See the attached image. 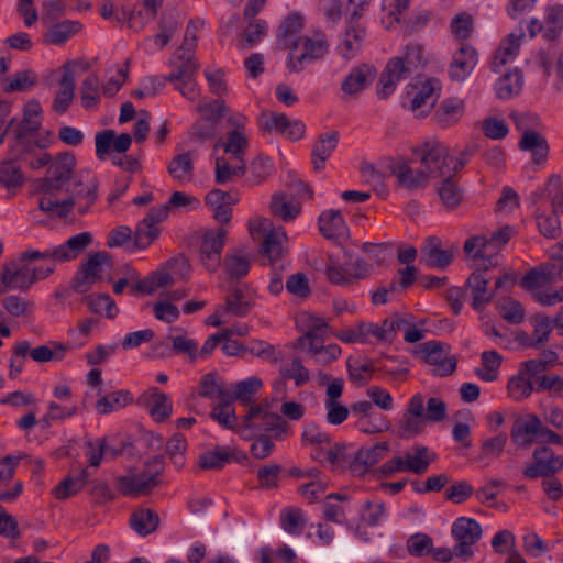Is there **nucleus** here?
Returning <instances> with one entry per match:
<instances>
[{
    "mask_svg": "<svg viewBox=\"0 0 563 563\" xmlns=\"http://www.w3.org/2000/svg\"><path fill=\"white\" fill-rule=\"evenodd\" d=\"M349 379L358 385H366L376 371L375 364L372 360L349 357L346 362Z\"/></svg>",
    "mask_w": 563,
    "mask_h": 563,
    "instance_id": "nucleus-40",
    "label": "nucleus"
},
{
    "mask_svg": "<svg viewBox=\"0 0 563 563\" xmlns=\"http://www.w3.org/2000/svg\"><path fill=\"white\" fill-rule=\"evenodd\" d=\"M532 457L533 462L522 472L529 479L552 477L563 468V456L547 445L536 448Z\"/></svg>",
    "mask_w": 563,
    "mask_h": 563,
    "instance_id": "nucleus-12",
    "label": "nucleus"
},
{
    "mask_svg": "<svg viewBox=\"0 0 563 563\" xmlns=\"http://www.w3.org/2000/svg\"><path fill=\"white\" fill-rule=\"evenodd\" d=\"M376 77V69L368 64H361L351 69L341 84L344 93L353 96L363 91Z\"/></svg>",
    "mask_w": 563,
    "mask_h": 563,
    "instance_id": "nucleus-27",
    "label": "nucleus"
},
{
    "mask_svg": "<svg viewBox=\"0 0 563 563\" xmlns=\"http://www.w3.org/2000/svg\"><path fill=\"white\" fill-rule=\"evenodd\" d=\"M440 81L435 78L427 79L417 91H408L409 109L417 112V117L427 115L439 98Z\"/></svg>",
    "mask_w": 563,
    "mask_h": 563,
    "instance_id": "nucleus-19",
    "label": "nucleus"
},
{
    "mask_svg": "<svg viewBox=\"0 0 563 563\" xmlns=\"http://www.w3.org/2000/svg\"><path fill=\"white\" fill-rule=\"evenodd\" d=\"M33 144L29 141L15 142L9 150L8 158L0 163V185L7 189L21 186L24 181L19 161L27 159Z\"/></svg>",
    "mask_w": 563,
    "mask_h": 563,
    "instance_id": "nucleus-5",
    "label": "nucleus"
},
{
    "mask_svg": "<svg viewBox=\"0 0 563 563\" xmlns=\"http://www.w3.org/2000/svg\"><path fill=\"white\" fill-rule=\"evenodd\" d=\"M303 21L299 14H291L278 27L277 45L282 49L297 51L300 46L299 33Z\"/></svg>",
    "mask_w": 563,
    "mask_h": 563,
    "instance_id": "nucleus-28",
    "label": "nucleus"
},
{
    "mask_svg": "<svg viewBox=\"0 0 563 563\" xmlns=\"http://www.w3.org/2000/svg\"><path fill=\"white\" fill-rule=\"evenodd\" d=\"M150 391L152 398L151 416L156 421H163L172 413V401L166 394L161 393L156 387L152 388Z\"/></svg>",
    "mask_w": 563,
    "mask_h": 563,
    "instance_id": "nucleus-61",
    "label": "nucleus"
},
{
    "mask_svg": "<svg viewBox=\"0 0 563 563\" xmlns=\"http://www.w3.org/2000/svg\"><path fill=\"white\" fill-rule=\"evenodd\" d=\"M168 205L152 207L142 221L139 222L134 233V244L139 249H146L157 239L159 230L157 224L168 217Z\"/></svg>",
    "mask_w": 563,
    "mask_h": 563,
    "instance_id": "nucleus-15",
    "label": "nucleus"
},
{
    "mask_svg": "<svg viewBox=\"0 0 563 563\" xmlns=\"http://www.w3.org/2000/svg\"><path fill=\"white\" fill-rule=\"evenodd\" d=\"M159 523V517L156 511L148 508H140L132 512L130 525L140 536H147L154 532Z\"/></svg>",
    "mask_w": 563,
    "mask_h": 563,
    "instance_id": "nucleus-42",
    "label": "nucleus"
},
{
    "mask_svg": "<svg viewBox=\"0 0 563 563\" xmlns=\"http://www.w3.org/2000/svg\"><path fill=\"white\" fill-rule=\"evenodd\" d=\"M360 15L361 13L353 11L341 43L338 46L340 55L345 59L353 58L360 52L366 36L365 29L357 23Z\"/></svg>",
    "mask_w": 563,
    "mask_h": 563,
    "instance_id": "nucleus-23",
    "label": "nucleus"
},
{
    "mask_svg": "<svg viewBox=\"0 0 563 563\" xmlns=\"http://www.w3.org/2000/svg\"><path fill=\"white\" fill-rule=\"evenodd\" d=\"M299 54L290 51L287 58V68L292 73H300L312 63L322 59L329 51L325 35L317 32L313 36H301Z\"/></svg>",
    "mask_w": 563,
    "mask_h": 563,
    "instance_id": "nucleus-4",
    "label": "nucleus"
},
{
    "mask_svg": "<svg viewBox=\"0 0 563 563\" xmlns=\"http://www.w3.org/2000/svg\"><path fill=\"white\" fill-rule=\"evenodd\" d=\"M228 231L223 228L205 232L201 239L199 256L205 268L214 273L221 266V254L225 245Z\"/></svg>",
    "mask_w": 563,
    "mask_h": 563,
    "instance_id": "nucleus-13",
    "label": "nucleus"
},
{
    "mask_svg": "<svg viewBox=\"0 0 563 563\" xmlns=\"http://www.w3.org/2000/svg\"><path fill=\"white\" fill-rule=\"evenodd\" d=\"M404 459L407 472L422 475L428 471L430 464L435 461L437 454L431 452L428 446L416 444L404 453Z\"/></svg>",
    "mask_w": 563,
    "mask_h": 563,
    "instance_id": "nucleus-30",
    "label": "nucleus"
},
{
    "mask_svg": "<svg viewBox=\"0 0 563 563\" xmlns=\"http://www.w3.org/2000/svg\"><path fill=\"white\" fill-rule=\"evenodd\" d=\"M498 310L503 319L509 323L519 324L525 318V308L516 299L503 298L498 301Z\"/></svg>",
    "mask_w": 563,
    "mask_h": 563,
    "instance_id": "nucleus-62",
    "label": "nucleus"
},
{
    "mask_svg": "<svg viewBox=\"0 0 563 563\" xmlns=\"http://www.w3.org/2000/svg\"><path fill=\"white\" fill-rule=\"evenodd\" d=\"M483 368L475 369V374L485 382H494L498 377V369L503 363V356L495 350L484 351L481 354Z\"/></svg>",
    "mask_w": 563,
    "mask_h": 563,
    "instance_id": "nucleus-53",
    "label": "nucleus"
},
{
    "mask_svg": "<svg viewBox=\"0 0 563 563\" xmlns=\"http://www.w3.org/2000/svg\"><path fill=\"white\" fill-rule=\"evenodd\" d=\"M523 87L521 70L514 68L501 76L495 85V92L499 99H511L520 93Z\"/></svg>",
    "mask_w": 563,
    "mask_h": 563,
    "instance_id": "nucleus-37",
    "label": "nucleus"
},
{
    "mask_svg": "<svg viewBox=\"0 0 563 563\" xmlns=\"http://www.w3.org/2000/svg\"><path fill=\"white\" fill-rule=\"evenodd\" d=\"M252 255L244 247L231 249L224 256L222 265L228 278L239 280L250 272Z\"/></svg>",
    "mask_w": 563,
    "mask_h": 563,
    "instance_id": "nucleus-25",
    "label": "nucleus"
},
{
    "mask_svg": "<svg viewBox=\"0 0 563 563\" xmlns=\"http://www.w3.org/2000/svg\"><path fill=\"white\" fill-rule=\"evenodd\" d=\"M287 240L284 229L269 230L264 238L261 252L269 260H277L283 253V243Z\"/></svg>",
    "mask_w": 563,
    "mask_h": 563,
    "instance_id": "nucleus-56",
    "label": "nucleus"
},
{
    "mask_svg": "<svg viewBox=\"0 0 563 563\" xmlns=\"http://www.w3.org/2000/svg\"><path fill=\"white\" fill-rule=\"evenodd\" d=\"M229 398L221 400L212 407L210 418L228 430H234L238 426V417Z\"/></svg>",
    "mask_w": 563,
    "mask_h": 563,
    "instance_id": "nucleus-55",
    "label": "nucleus"
},
{
    "mask_svg": "<svg viewBox=\"0 0 563 563\" xmlns=\"http://www.w3.org/2000/svg\"><path fill=\"white\" fill-rule=\"evenodd\" d=\"M419 263L428 268H446L453 261V252L441 247V240L437 236L426 239L420 250Z\"/></svg>",
    "mask_w": 563,
    "mask_h": 563,
    "instance_id": "nucleus-22",
    "label": "nucleus"
},
{
    "mask_svg": "<svg viewBox=\"0 0 563 563\" xmlns=\"http://www.w3.org/2000/svg\"><path fill=\"white\" fill-rule=\"evenodd\" d=\"M255 305V291L247 284H232L225 298L224 309L236 316H246Z\"/></svg>",
    "mask_w": 563,
    "mask_h": 563,
    "instance_id": "nucleus-21",
    "label": "nucleus"
},
{
    "mask_svg": "<svg viewBox=\"0 0 563 563\" xmlns=\"http://www.w3.org/2000/svg\"><path fill=\"white\" fill-rule=\"evenodd\" d=\"M563 32V4H549L544 8L543 38L556 42Z\"/></svg>",
    "mask_w": 563,
    "mask_h": 563,
    "instance_id": "nucleus-35",
    "label": "nucleus"
},
{
    "mask_svg": "<svg viewBox=\"0 0 563 563\" xmlns=\"http://www.w3.org/2000/svg\"><path fill=\"white\" fill-rule=\"evenodd\" d=\"M544 424L536 415H527L515 421L510 437L519 448H529L534 442H541V433Z\"/></svg>",
    "mask_w": 563,
    "mask_h": 563,
    "instance_id": "nucleus-17",
    "label": "nucleus"
},
{
    "mask_svg": "<svg viewBox=\"0 0 563 563\" xmlns=\"http://www.w3.org/2000/svg\"><path fill=\"white\" fill-rule=\"evenodd\" d=\"M454 157L449 155L448 147L440 142H427L420 151V163L430 177H449Z\"/></svg>",
    "mask_w": 563,
    "mask_h": 563,
    "instance_id": "nucleus-9",
    "label": "nucleus"
},
{
    "mask_svg": "<svg viewBox=\"0 0 563 563\" xmlns=\"http://www.w3.org/2000/svg\"><path fill=\"white\" fill-rule=\"evenodd\" d=\"M488 268L487 265H484V267L473 272L466 282V287L473 295L472 306L477 311L482 310L495 296L494 291L488 290L489 278L485 276Z\"/></svg>",
    "mask_w": 563,
    "mask_h": 563,
    "instance_id": "nucleus-24",
    "label": "nucleus"
},
{
    "mask_svg": "<svg viewBox=\"0 0 563 563\" xmlns=\"http://www.w3.org/2000/svg\"><path fill=\"white\" fill-rule=\"evenodd\" d=\"M464 111V102L457 99H446L442 101L435 112V120L442 126H450L456 123Z\"/></svg>",
    "mask_w": 563,
    "mask_h": 563,
    "instance_id": "nucleus-50",
    "label": "nucleus"
},
{
    "mask_svg": "<svg viewBox=\"0 0 563 563\" xmlns=\"http://www.w3.org/2000/svg\"><path fill=\"white\" fill-rule=\"evenodd\" d=\"M262 380L255 376L249 377L233 386L229 399L231 401L239 400L243 404L251 401L254 394L262 387Z\"/></svg>",
    "mask_w": 563,
    "mask_h": 563,
    "instance_id": "nucleus-57",
    "label": "nucleus"
},
{
    "mask_svg": "<svg viewBox=\"0 0 563 563\" xmlns=\"http://www.w3.org/2000/svg\"><path fill=\"white\" fill-rule=\"evenodd\" d=\"M273 214L285 222L295 220L300 213L299 203L287 201L284 195H274L271 202Z\"/></svg>",
    "mask_w": 563,
    "mask_h": 563,
    "instance_id": "nucleus-58",
    "label": "nucleus"
},
{
    "mask_svg": "<svg viewBox=\"0 0 563 563\" xmlns=\"http://www.w3.org/2000/svg\"><path fill=\"white\" fill-rule=\"evenodd\" d=\"M132 401L133 397L129 390H115L100 397L96 402V410L99 415H108L126 407Z\"/></svg>",
    "mask_w": 563,
    "mask_h": 563,
    "instance_id": "nucleus-44",
    "label": "nucleus"
},
{
    "mask_svg": "<svg viewBox=\"0 0 563 563\" xmlns=\"http://www.w3.org/2000/svg\"><path fill=\"white\" fill-rule=\"evenodd\" d=\"M318 223L320 233L328 240H336L347 233V225L338 210L323 211L319 216Z\"/></svg>",
    "mask_w": 563,
    "mask_h": 563,
    "instance_id": "nucleus-32",
    "label": "nucleus"
},
{
    "mask_svg": "<svg viewBox=\"0 0 563 563\" xmlns=\"http://www.w3.org/2000/svg\"><path fill=\"white\" fill-rule=\"evenodd\" d=\"M451 533L456 541L454 547L455 556L470 559L474 555L473 545L481 540L483 530L475 519L460 517L453 522Z\"/></svg>",
    "mask_w": 563,
    "mask_h": 563,
    "instance_id": "nucleus-8",
    "label": "nucleus"
},
{
    "mask_svg": "<svg viewBox=\"0 0 563 563\" xmlns=\"http://www.w3.org/2000/svg\"><path fill=\"white\" fill-rule=\"evenodd\" d=\"M478 64L476 48L467 43H461L453 54L449 66V77L456 82L464 81Z\"/></svg>",
    "mask_w": 563,
    "mask_h": 563,
    "instance_id": "nucleus-18",
    "label": "nucleus"
},
{
    "mask_svg": "<svg viewBox=\"0 0 563 563\" xmlns=\"http://www.w3.org/2000/svg\"><path fill=\"white\" fill-rule=\"evenodd\" d=\"M168 174L179 183H188L194 177L192 157L189 152L178 154L167 165Z\"/></svg>",
    "mask_w": 563,
    "mask_h": 563,
    "instance_id": "nucleus-46",
    "label": "nucleus"
},
{
    "mask_svg": "<svg viewBox=\"0 0 563 563\" xmlns=\"http://www.w3.org/2000/svg\"><path fill=\"white\" fill-rule=\"evenodd\" d=\"M507 388L510 397L515 400H521L529 397L536 390V385L527 377L523 369H520L516 377L510 378Z\"/></svg>",
    "mask_w": 563,
    "mask_h": 563,
    "instance_id": "nucleus-59",
    "label": "nucleus"
},
{
    "mask_svg": "<svg viewBox=\"0 0 563 563\" xmlns=\"http://www.w3.org/2000/svg\"><path fill=\"white\" fill-rule=\"evenodd\" d=\"M98 197V181L93 176H89L86 180L82 177H76L71 184L65 187L63 195L58 196L57 201L70 200V206L62 214L59 207H53L51 210L45 211L57 218H67L74 209L75 203H78L79 213L84 214L87 212L89 207L95 203Z\"/></svg>",
    "mask_w": 563,
    "mask_h": 563,
    "instance_id": "nucleus-3",
    "label": "nucleus"
},
{
    "mask_svg": "<svg viewBox=\"0 0 563 563\" xmlns=\"http://www.w3.org/2000/svg\"><path fill=\"white\" fill-rule=\"evenodd\" d=\"M410 0H383L382 9L387 13L390 19L386 23V29H391L394 23H401L402 29L407 34H411L423 29L430 20V12L420 10L413 12L410 16L400 19V15L408 9Z\"/></svg>",
    "mask_w": 563,
    "mask_h": 563,
    "instance_id": "nucleus-6",
    "label": "nucleus"
},
{
    "mask_svg": "<svg viewBox=\"0 0 563 563\" xmlns=\"http://www.w3.org/2000/svg\"><path fill=\"white\" fill-rule=\"evenodd\" d=\"M393 174L399 186L410 191L424 188L429 183V175L426 170L413 169L405 162L395 165Z\"/></svg>",
    "mask_w": 563,
    "mask_h": 563,
    "instance_id": "nucleus-31",
    "label": "nucleus"
},
{
    "mask_svg": "<svg viewBox=\"0 0 563 563\" xmlns=\"http://www.w3.org/2000/svg\"><path fill=\"white\" fill-rule=\"evenodd\" d=\"M89 472L86 468L80 470L77 475L66 476L55 488L54 496L59 499H66L80 492L89 481Z\"/></svg>",
    "mask_w": 563,
    "mask_h": 563,
    "instance_id": "nucleus-43",
    "label": "nucleus"
},
{
    "mask_svg": "<svg viewBox=\"0 0 563 563\" xmlns=\"http://www.w3.org/2000/svg\"><path fill=\"white\" fill-rule=\"evenodd\" d=\"M222 146L224 153L231 154L233 159L238 162H244V155L246 153L249 141L244 132L239 130H231L227 134L224 142H218L216 148Z\"/></svg>",
    "mask_w": 563,
    "mask_h": 563,
    "instance_id": "nucleus-45",
    "label": "nucleus"
},
{
    "mask_svg": "<svg viewBox=\"0 0 563 563\" xmlns=\"http://www.w3.org/2000/svg\"><path fill=\"white\" fill-rule=\"evenodd\" d=\"M231 165L224 157H217L214 162V180L219 185L232 181L235 177L245 174L247 167L244 162Z\"/></svg>",
    "mask_w": 563,
    "mask_h": 563,
    "instance_id": "nucleus-51",
    "label": "nucleus"
},
{
    "mask_svg": "<svg viewBox=\"0 0 563 563\" xmlns=\"http://www.w3.org/2000/svg\"><path fill=\"white\" fill-rule=\"evenodd\" d=\"M406 325L407 321L398 314L384 319L380 324L372 322L358 323L361 335L366 339V343H369L372 338L379 342L390 343L399 330Z\"/></svg>",
    "mask_w": 563,
    "mask_h": 563,
    "instance_id": "nucleus-16",
    "label": "nucleus"
},
{
    "mask_svg": "<svg viewBox=\"0 0 563 563\" xmlns=\"http://www.w3.org/2000/svg\"><path fill=\"white\" fill-rule=\"evenodd\" d=\"M233 459V453L223 448L216 446L200 454L199 466L203 470H221Z\"/></svg>",
    "mask_w": 563,
    "mask_h": 563,
    "instance_id": "nucleus-52",
    "label": "nucleus"
},
{
    "mask_svg": "<svg viewBox=\"0 0 563 563\" xmlns=\"http://www.w3.org/2000/svg\"><path fill=\"white\" fill-rule=\"evenodd\" d=\"M198 395L207 399L219 398L220 401L230 397V393L224 388L223 380L217 372L207 373L200 378Z\"/></svg>",
    "mask_w": 563,
    "mask_h": 563,
    "instance_id": "nucleus-38",
    "label": "nucleus"
},
{
    "mask_svg": "<svg viewBox=\"0 0 563 563\" xmlns=\"http://www.w3.org/2000/svg\"><path fill=\"white\" fill-rule=\"evenodd\" d=\"M388 450L387 442L378 443L369 449H360L350 464V471L355 476H363L372 466L378 463Z\"/></svg>",
    "mask_w": 563,
    "mask_h": 563,
    "instance_id": "nucleus-26",
    "label": "nucleus"
},
{
    "mask_svg": "<svg viewBox=\"0 0 563 563\" xmlns=\"http://www.w3.org/2000/svg\"><path fill=\"white\" fill-rule=\"evenodd\" d=\"M302 318L305 319L307 330L296 340L295 347L305 349L306 341H308L309 338L328 339L329 325L323 319L308 314H303Z\"/></svg>",
    "mask_w": 563,
    "mask_h": 563,
    "instance_id": "nucleus-48",
    "label": "nucleus"
},
{
    "mask_svg": "<svg viewBox=\"0 0 563 563\" xmlns=\"http://www.w3.org/2000/svg\"><path fill=\"white\" fill-rule=\"evenodd\" d=\"M243 424L246 429H253L258 432H272L275 438H279L287 431V422L278 413L264 411L262 407H251L243 418Z\"/></svg>",
    "mask_w": 563,
    "mask_h": 563,
    "instance_id": "nucleus-14",
    "label": "nucleus"
},
{
    "mask_svg": "<svg viewBox=\"0 0 563 563\" xmlns=\"http://www.w3.org/2000/svg\"><path fill=\"white\" fill-rule=\"evenodd\" d=\"M80 102L84 109H96L100 101V80L97 74L87 76L80 86Z\"/></svg>",
    "mask_w": 563,
    "mask_h": 563,
    "instance_id": "nucleus-49",
    "label": "nucleus"
},
{
    "mask_svg": "<svg viewBox=\"0 0 563 563\" xmlns=\"http://www.w3.org/2000/svg\"><path fill=\"white\" fill-rule=\"evenodd\" d=\"M427 60L423 47L417 43L406 45L404 52L393 57L380 74L377 95L382 99L388 98L396 89L397 84L419 71Z\"/></svg>",
    "mask_w": 563,
    "mask_h": 563,
    "instance_id": "nucleus-2",
    "label": "nucleus"
},
{
    "mask_svg": "<svg viewBox=\"0 0 563 563\" xmlns=\"http://www.w3.org/2000/svg\"><path fill=\"white\" fill-rule=\"evenodd\" d=\"M92 243V234L90 232H81L69 238L65 243L56 246L58 253V262H68L75 260Z\"/></svg>",
    "mask_w": 563,
    "mask_h": 563,
    "instance_id": "nucleus-36",
    "label": "nucleus"
},
{
    "mask_svg": "<svg viewBox=\"0 0 563 563\" xmlns=\"http://www.w3.org/2000/svg\"><path fill=\"white\" fill-rule=\"evenodd\" d=\"M416 354L421 355L426 363L434 366V376L445 377L456 369V358L449 356L450 346L441 341L431 340L420 344Z\"/></svg>",
    "mask_w": 563,
    "mask_h": 563,
    "instance_id": "nucleus-7",
    "label": "nucleus"
},
{
    "mask_svg": "<svg viewBox=\"0 0 563 563\" xmlns=\"http://www.w3.org/2000/svg\"><path fill=\"white\" fill-rule=\"evenodd\" d=\"M338 142V131H330L319 135L312 147V162L316 170H320L324 167L325 161L336 148Z\"/></svg>",
    "mask_w": 563,
    "mask_h": 563,
    "instance_id": "nucleus-34",
    "label": "nucleus"
},
{
    "mask_svg": "<svg viewBox=\"0 0 563 563\" xmlns=\"http://www.w3.org/2000/svg\"><path fill=\"white\" fill-rule=\"evenodd\" d=\"M37 75L31 69L18 71L1 78L2 90L7 93L26 91L37 84Z\"/></svg>",
    "mask_w": 563,
    "mask_h": 563,
    "instance_id": "nucleus-41",
    "label": "nucleus"
},
{
    "mask_svg": "<svg viewBox=\"0 0 563 563\" xmlns=\"http://www.w3.org/2000/svg\"><path fill=\"white\" fill-rule=\"evenodd\" d=\"M75 165L76 158L69 152L60 153L51 164L47 176L43 179L41 186L42 196L38 200V208L42 211L59 207L62 214H65L70 206V200H63L58 203L57 198L63 195L65 187L76 178L73 176Z\"/></svg>",
    "mask_w": 563,
    "mask_h": 563,
    "instance_id": "nucleus-1",
    "label": "nucleus"
},
{
    "mask_svg": "<svg viewBox=\"0 0 563 563\" xmlns=\"http://www.w3.org/2000/svg\"><path fill=\"white\" fill-rule=\"evenodd\" d=\"M111 256L107 252H96L89 255L87 262L82 263L73 279V288L79 294L90 289V286L102 278L103 267L111 268Z\"/></svg>",
    "mask_w": 563,
    "mask_h": 563,
    "instance_id": "nucleus-10",
    "label": "nucleus"
},
{
    "mask_svg": "<svg viewBox=\"0 0 563 563\" xmlns=\"http://www.w3.org/2000/svg\"><path fill=\"white\" fill-rule=\"evenodd\" d=\"M218 123L214 120H210L207 117H200L190 130V139L195 142L203 144L207 140L214 137L217 132Z\"/></svg>",
    "mask_w": 563,
    "mask_h": 563,
    "instance_id": "nucleus-63",
    "label": "nucleus"
},
{
    "mask_svg": "<svg viewBox=\"0 0 563 563\" xmlns=\"http://www.w3.org/2000/svg\"><path fill=\"white\" fill-rule=\"evenodd\" d=\"M464 252L472 258H482L483 266L495 267L498 265V257L489 247L487 236L474 235L464 243Z\"/></svg>",
    "mask_w": 563,
    "mask_h": 563,
    "instance_id": "nucleus-33",
    "label": "nucleus"
},
{
    "mask_svg": "<svg viewBox=\"0 0 563 563\" xmlns=\"http://www.w3.org/2000/svg\"><path fill=\"white\" fill-rule=\"evenodd\" d=\"M87 305L90 311L95 313H103L109 319H113L119 313V308L114 300L108 294L90 295L87 298Z\"/></svg>",
    "mask_w": 563,
    "mask_h": 563,
    "instance_id": "nucleus-60",
    "label": "nucleus"
},
{
    "mask_svg": "<svg viewBox=\"0 0 563 563\" xmlns=\"http://www.w3.org/2000/svg\"><path fill=\"white\" fill-rule=\"evenodd\" d=\"M433 540L427 533H415L407 540L406 547L410 555L420 558L429 554L432 551Z\"/></svg>",
    "mask_w": 563,
    "mask_h": 563,
    "instance_id": "nucleus-64",
    "label": "nucleus"
},
{
    "mask_svg": "<svg viewBox=\"0 0 563 563\" xmlns=\"http://www.w3.org/2000/svg\"><path fill=\"white\" fill-rule=\"evenodd\" d=\"M439 196L446 209H455L463 200V190L454 181V176L444 177L438 188Z\"/></svg>",
    "mask_w": 563,
    "mask_h": 563,
    "instance_id": "nucleus-54",
    "label": "nucleus"
},
{
    "mask_svg": "<svg viewBox=\"0 0 563 563\" xmlns=\"http://www.w3.org/2000/svg\"><path fill=\"white\" fill-rule=\"evenodd\" d=\"M117 488L124 496H137L154 489L155 482L153 476H145L143 471L140 474L130 472L117 478Z\"/></svg>",
    "mask_w": 563,
    "mask_h": 563,
    "instance_id": "nucleus-29",
    "label": "nucleus"
},
{
    "mask_svg": "<svg viewBox=\"0 0 563 563\" xmlns=\"http://www.w3.org/2000/svg\"><path fill=\"white\" fill-rule=\"evenodd\" d=\"M75 62H67L62 67V77L59 79V88L53 100L52 109L58 114H64L75 97Z\"/></svg>",
    "mask_w": 563,
    "mask_h": 563,
    "instance_id": "nucleus-20",
    "label": "nucleus"
},
{
    "mask_svg": "<svg viewBox=\"0 0 563 563\" xmlns=\"http://www.w3.org/2000/svg\"><path fill=\"white\" fill-rule=\"evenodd\" d=\"M519 148L531 152L533 161L538 164L543 162L549 153L547 140L534 130H525L519 142Z\"/></svg>",
    "mask_w": 563,
    "mask_h": 563,
    "instance_id": "nucleus-39",
    "label": "nucleus"
},
{
    "mask_svg": "<svg viewBox=\"0 0 563 563\" xmlns=\"http://www.w3.org/2000/svg\"><path fill=\"white\" fill-rule=\"evenodd\" d=\"M81 24L76 21H60L52 25L45 35V42L52 45H63L79 32Z\"/></svg>",
    "mask_w": 563,
    "mask_h": 563,
    "instance_id": "nucleus-47",
    "label": "nucleus"
},
{
    "mask_svg": "<svg viewBox=\"0 0 563 563\" xmlns=\"http://www.w3.org/2000/svg\"><path fill=\"white\" fill-rule=\"evenodd\" d=\"M32 286L31 265L21 261V256L2 265L0 294H7L10 290L27 291Z\"/></svg>",
    "mask_w": 563,
    "mask_h": 563,
    "instance_id": "nucleus-11",
    "label": "nucleus"
}]
</instances>
